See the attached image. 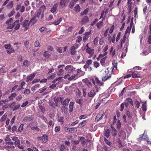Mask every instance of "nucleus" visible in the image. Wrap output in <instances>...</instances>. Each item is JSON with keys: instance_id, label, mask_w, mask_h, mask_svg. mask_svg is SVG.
<instances>
[{"instance_id": "25", "label": "nucleus", "mask_w": 151, "mask_h": 151, "mask_svg": "<svg viewBox=\"0 0 151 151\" xmlns=\"http://www.w3.org/2000/svg\"><path fill=\"white\" fill-rule=\"evenodd\" d=\"M73 105L74 104L73 102H70V103L69 106V111L70 112H72L73 111Z\"/></svg>"}, {"instance_id": "56", "label": "nucleus", "mask_w": 151, "mask_h": 151, "mask_svg": "<svg viewBox=\"0 0 151 151\" xmlns=\"http://www.w3.org/2000/svg\"><path fill=\"white\" fill-rule=\"evenodd\" d=\"M132 76V78L139 77V76H137V74L135 72H133Z\"/></svg>"}, {"instance_id": "36", "label": "nucleus", "mask_w": 151, "mask_h": 151, "mask_svg": "<svg viewBox=\"0 0 151 151\" xmlns=\"http://www.w3.org/2000/svg\"><path fill=\"white\" fill-rule=\"evenodd\" d=\"M106 58V57H105L101 59L100 60V63L102 65H104V63Z\"/></svg>"}, {"instance_id": "10", "label": "nucleus", "mask_w": 151, "mask_h": 151, "mask_svg": "<svg viewBox=\"0 0 151 151\" xmlns=\"http://www.w3.org/2000/svg\"><path fill=\"white\" fill-rule=\"evenodd\" d=\"M35 73L32 74L29 76H27V78L26 80V82H29L31 81L33 78L35 76Z\"/></svg>"}, {"instance_id": "8", "label": "nucleus", "mask_w": 151, "mask_h": 151, "mask_svg": "<svg viewBox=\"0 0 151 151\" xmlns=\"http://www.w3.org/2000/svg\"><path fill=\"white\" fill-rule=\"evenodd\" d=\"M96 92L93 90H91L88 93V96L89 97L93 98L96 94Z\"/></svg>"}, {"instance_id": "18", "label": "nucleus", "mask_w": 151, "mask_h": 151, "mask_svg": "<svg viewBox=\"0 0 151 151\" xmlns=\"http://www.w3.org/2000/svg\"><path fill=\"white\" fill-rule=\"evenodd\" d=\"M44 56L46 58L48 59L51 56V55L49 53L48 51H45L43 54Z\"/></svg>"}, {"instance_id": "54", "label": "nucleus", "mask_w": 151, "mask_h": 151, "mask_svg": "<svg viewBox=\"0 0 151 151\" xmlns=\"http://www.w3.org/2000/svg\"><path fill=\"white\" fill-rule=\"evenodd\" d=\"M83 92V96L85 97L86 96V89L85 88H83L82 89Z\"/></svg>"}, {"instance_id": "28", "label": "nucleus", "mask_w": 151, "mask_h": 151, "mask_svg": "<svg viewBox=\"0 0 151 151\" xmlns=\"http://www.w3.org/2000/svg\"><path fill=\"white\" fill-rule=\"evenodd\" d=\"M14 2L12 1H10L8 4L7 5V6L8 9H10L12 8Z\"/></svg>"}, {"instance_id": "35", "label": "nucleus", "mask_w": 151, "mask_h": 151, "mask_svg": "<svg viewBox=\"0 0 151 151\" xmlns=\"http://www.w3.org/2000/svg\"><path fill=\"white\" fill-rule=\"evenodd\" d=\"M145 136L146 138H143L144 139V140L145 141H146L147 142V143L150 144H151V140H149L148 139V138L147 137V135L146 134H144L143 136Z\"/></svg>"}, {"instance_id": "22", "label": "nucleus", "mask_w": 151, "mask_h": 151, "mask_svg": "<svg viewBox=\"0 0 151 151\" xmlns=\"http://www.w3.org/2000/svg\"><path fill=\"white\" fill-rule=\"evenodd\" d=\"M110 53L112 56H113L115 54V50L114 49L113 47H111Z\"/></svg>"}, {"instance_id": "26", "label": "nucleus", "mask_w": 151, "mask_h": 151, "mask_svg": "<svg viewBox=\"0 0 151 151\" xmlns=\"http://www.w3.org/2000/svg\"><path fill=\"white\" fill-rule=\"evenodd\" d=\"M111 76V74H109V75H107V76H105L103 77L102 78V80L103 81H105L110 78Z\"/></svg>"}, {"instance_id": "17", "label": "nucleus", "mask_w": 151, "mask_h": 151, "mask_svg": "<svg viewBox=\"0 0 151 151\" xmlns=\"http://www.w3.org/2000/svg\"><path fill=\"white\" fill-rule=\"evenodd\" d=\"M30 63L28 60H25L23 61V65L25 67H28L30 65Z\"/></svg>"}, {"instance_id": "21", "label": "nucleus", "mask_w": 151, "mask_h": 151, "mask_svg": "<svg viewBox=\"0 0 151 151\" xmlns=\"http://www.w3.org/2000/svg\"><path fill=\"white\" fill-rule=\"evenodd\" d=\"M48 139V137L46 135H44L42 137V140L43 142L46 143Z\"/></svg>"}, {"instance_id": "57", "label": "nucleus", "mask_w": 151, "mask_h": 151, "mask_svg": "<svg viewBox=\"0 0 151 151\" xmlns=\"http://www.w3.org/2000/svg\"><path fill=\"white\" fill-rule=\"evenodd\" d=\"M11 45L10 44H6L4 45L5 48L6 49H9L11 47Z\"/></svg>"}, {"instance_id": "32", "label": "nucleus", "mask_w": 151, "mask_h": 151, "mask_svg": "<svg viewBox=\"0 0 151 151\" xmlns=\"http://www.w3.org/2000/svg\"><path fill=\"white\" fill-rule=\"evenodd\" d=\"M109 129H107L105 131V132L104 135L107 138H108L109 136Z\"/></svg>"}, {"instance_id": "53", "label": "nucleus", "mask_w": 151, "mask_h": 151, "mask_svg": "<svg viewBox=\"0 0 151 151\" xmlns=\"http://www.w3.org/2000/svg\"><path fill=\"white\" fill-rule=\"evenodd\" d=\"M8 26L6 28L8 29H12L14 27V24L13 23L12 24H9L8 25Z\"/></svg>"}, {"instance_id": "14", "label": "nucleus", "mask_w": 151, "mask_h": 151, "mask_svg": "<svg viewBox=\"0 0 151 151\" xmlns=\"http://www.w3.org/2000/svg\"><path fill=\"white\" fill-rule=\"evenodd\" d=\"M89 21L88 18L87 17L84 16L82 19V25H83L87 23Z\"/></svg>"}, {"instance_id": "38", "label": "nucleus", "mask_w": 151, "mask_h": 151, "mask_svg": "<svg viewBox=\"0 0 151 151\" xmlns=\"http://www.w3.org/2000/svg\"><path fill=\"white\" fill-rule=\"evenodd\" d=\"M30 93V90L29 89H27L24 91L23 93L24 95H27L29 94Z\"/></svg>"}, {"instance_id": "6", "label": "nucleus", "mask_w": 151, "mask_h": 151, "mask_svg": "<svg viewBox=\"0 0 151 151\" xmlns=\"http://www.w3.org/2000/svg\"><path fill=\"white\" fill-rule=\"evenodd\" d=\"M129 103L130 104L132 105H133V103L132 99L131 98H128L125 101L124 104L126 107L127 108L128 106Z\"/></svg>"}, {"instance_id": "51", "label": "nucleus", "mask_w": 151, "mask_h": 151, "mask_svg": "<svg viewBox=\"0 0 151 151\" xmlns=\"http://www.w3.org/2000/svg\"><path fill=\"white\" fill-rule=\"evenodd\" d=\"M39 109L41 110L42 112V113H44L45 111V109L44 106L41 105H39Z\"/></svg>"}, {"instance_id": "60", "label": "nucleus", "mask_w": 151, "mask_h": 151, "mask_svg": "<svg viewBox=\"0 0 151 151\" xmlns=\"http://www.w3.org/2000/svg\"><path fill=\"white\" fill-rule=\"evenodd\" d=\"M81 72V68L80 69H78L77 70V73L76 74L78 75V77H80L81 76V75L80 74Z\"/></svg>"}, {"instance_id": "55", "label": "nucleus", "mask_w": 151, "mask_h": 151, "mask_svg": "<svg viewBox=\"0 0 151 151\" xmlns=\"http://www.w3.org/2000/svg\"><path fill=\"white\" fill-rule=\"evenodd\" d=\"M61 20L60 19H58L56 22H54L52 23L54 24L55 25H58L61 22Z\"/></svg>"}, {"instance_id": "63", "label": "nucleus", "mask_w": 151, "mask_h": 151, "mask_svg": "<svg viewBox=\"0 0 151 151\" xmlns=\"http://www.w3.org/2000/svg\"><path fill=\"white\" fill-rule=\"evenodd\" d=\"M104 140L105 142L108 145H110L111 144V142L109 141H108L106 138H104Z\"/></svg>"}, {"instance_id": "29", "label": "nucleus", "mask_w": 151, "mask_h": 151, "mask_svg": "<svg viewBox=\"0 0 151 151\" xmlns=\"http://www.w3.org/2000/svg\"><path fill=\"white\" fill-rule=\"evenodd\" d=\"M111 133L113 137H116L117 135V131L115 128L112 129Z\"/></svg>"}, {"instance_id": "45", "label": "nucleus", "mask_w": 151, "mask_h": 151, "mask_svg": "<svg viewBox=\"0 0 151 151\" xmlns=\"http://www.w3.org/2000/svg\"><path fill=\"white\" fill-rule=\"evenodd\" d=\"M64 74V70L63 69H60L59 70V72L57 73V74L58 76H60L62 74Z\"/></svg>"}, {"instance_id": "24", "label": "nucleus", "mask_w": 151, "mask_h": 151, "mask_svg": "<svg viewBox=\"0 0 151 151\" xmlns=\"http://www.w3.org/2000/svg\"><path fill=\"white\" fill-rule=\"evenodd\" d=\"M63 98L62 97H59L57 98H54L55 102L56 104H57L58 102L59 101H60L61 102V101L63 100Z\"/></svg>"}, {"instance_id": "44", "label": "nucleus", "mask_w": 151, "mask_h": 151, "mask_svg": "<svg viewBox=\"0 0 151 151\" xmlns=\"http://www.w3.org/2000/svg\"><path fill=\"white\" fill-rule=\"evenodd\" d=\"M20 106V104H18L17 105L14 106L13 109V111H14L17 110L19 108Z\"/></svg>"}, {"instance_id": "41", "label": "nucleus", "mask_w": 151, "mask_h": 151, "mask_svg": "<svg viewBox=\"0 0 151 151\" xmlns=\"http://www.w3.org/2000/svg\"><path fill=\"white\" fill-rule=\"evenodd\" d=\"M85 139L83 137H81L80 139V141H81V143L83 145H85L86 143Z\"/></svg>"}, {"instance_id": "42", "label": "nucleus", "mask_w": 151, "mask_h": 151, "mask_svg": "<svg viewBox=\"0 0 151 151\" xmlns=\"http://www.w3.org/2000/svg\"><path fill=\"white\" fill-rule=\"evenodd\" d=\"M146 101L142 105V109L144 111H146L147 110Z\"/></svg>"}, {"instance_id": "12", "label": "nucleus", "mask_w": 151, "mask_h": 151, "mask_svg": "<svg viewBox=\"0 0 151 151\" xmlns=\"http://www.w3.org/2000/svg\"><path fill=\"white\" fill-rule=\"evenodd\" d=\"M103 115V114L102 112H99L97 115L95 119V121H98L100 119L102 118Z\"/></svg>"}, {"instance_id": "2", "label": "nucleus", "mask_w": 151, "mask_h": 151, "mask_svg": "<svg viewBox=\"0 0 151 151\" xmlns=\"http://www.w3.org/2000/svg\"><path fill=\"white\" fill-rule=\"evenodd\" d=\"M34 120V118L32 116L29 115L25 117L23 120V122L24 123H26L28 122H32Z\"/></svg>"}, {"instance_id": "49", "label": "nucleus", "mask_w": 151, "mask_h": 151, "mask_svg": "<svg viewBox=\"0 0 151 151\" xmlns=\"http://www.w3.org/2000/svg\"><path fill=\"white\" fill-rule=\"evenodd\" d=\"M34 45L36 47H40V44L38 41H36L35 42Z\"/></svg>"}, {"instance_id": "61", "label": "nucleus", "mask_w": 151, "mask_h": 151, "mask_svg": "<svg viewBox=\"0 0 151 151\" xmlns=\"http://www.w3.org/2000/svg\"><path fill=\"white\" fill-rule=\"evenodd\" d=\"M123 132H123L122 129H119V131L118 136L119 137H121Z\"/></svg>"}, {"instance_id": "20", "label": "nucleus", "mask_w": 151, "mask_h": 151, "mask_svg": "<svg viewBox=\"0 0 151 151\" xmlns=\"http://www.w3.org/2000/svg\"><path fill=\"white\" fill-rule=\"evenodd\" d=\"M78 77V75L75 74L74 76H72L71 77L68 78V80L69 81H71L73 80H76Z\"/></svg>"}, {"instance_id": "52", "label": "nucleus", "mask_w": 151, "mask_h": 151, "mask_svg": "<svg viewBox=\"0 0 151 151\" xmlns=\"http://www.w3.org/2000/svg\"><path fill=\"white\" fill-rule=\"evenodd\" d=\"M6 116H7L5 114H4V115L2 116L1 117V118L0 121H1V122H3L4 120H5L6 118Z\"/></svg>"}, {"instance_id": "23", "label": "nucleus", "mask_w": 151, "mask_h": 151, "mask_svg": "<svg viewBox=\"0 0 151 151\" xmlns=\"http://www.w3.org/2000/svg\"><path fill=\"white\" fill-rule=\"evenodd\" d=\"M86 121H84L83 122L79 123L78 127V128H82L84 127L86 124Z\"/></svg>"}, {"instance_id": "5", "label": "nucleus", "mask_w": 151, "mask_h": 151, "mask_svg": "<svg viewBox=\"0 0 151 151\" xmlns=\"http://www.w3.org/2000/svg\"><path fill=\"white\" fill-rule=\"evenodd\" d=\"M86 52L87 53L89 54V56H88V58H90L93 56L94 52V50L93 49L90 48L86 49Z\"/></svg>"}, {"instance_id": "46", "label": "nucleus", "mask_w": 151, "mask_h": 151, "mask_svg": "<svg viewBox=\"0 0 151 151\" xmlns=\"http://www.w3.org/2000/svg\"><path fill=\"white\" fill-rule=\"evenodd\" d=\"M40 85L38 84H36V85H35L32 88V90L33 91H35L36 90V89L37 88L39 87V86Z\"/></svg>"}, {"instance_id": "15", "label": "nucleus", "mask_w": 151, "mask_h": 151, "mask_svg": "<svg viewBox=\"0 0 151 151\" xmlns=\"http://www.w3.org/2000/svg\"><path fill=\"white\" fill-rule=\"evenodd\" d=\"M77 48V47H75L74 46H72L70 48V53L71 55H74L76 51V49Z\"/></svg>"}, {"instance_id": "30", "label": "nucleus", "mask_w": 151, "mask_h": 151, "mask_svg": "<svg viewBox=\"0 0 151 151\" xmlns=\"http://www.w3.org/2000/svg\"><path fill=\"white\" fill-rule=\"evenodd\" d=\"M144 134H145V132L142 135H140L139 137L137 138V140L138 141L140 142L142 140H144V139L143 138H146L145 135L144 136H143Z\"/></svg>"}, {"instance_id": "4", "label": "nucleus", "mask_w": 151, "mask_h": 151, "mask_svg": "<svg viewBox=\"0 0 151 151\" xmlns=\"http://www.w3.org/2000/svg\"><path fill=\"white\" fill-rule=\"evenodd\" d=\"M14 143L13 142H7L6 143V148L10 149L12 150L14 148V147L13 146Z\"/></svg>"}, {"instance_id": "62", "label": "nucleus", "mask_w": 151, "mask_h": 151, "mask_svg": "<svg viewBox=\"0 0 151 151\" xmlns=\"http://www.w3.org/2000/svg\"><path fill=\"white\" fill-rule=\"evenodd\" d=\"M135 104H136V107L137 108H139L140 106V103L137 100H136L135 102Z\"/></svg>"}, {"instance_id": "59", "label": "nucleus", "mask_w": 151, "mask_h": 151, "mask_svg": "<svg viewBox=\"0 0 151 151\" xmlns=\"http://www.w3.org/2000/svg\"><path fill=\"white\" fill-rule=\"evenodd\" d=\"M15 13L14 11V10H12L9 14V17H10L12 16Z\"/></svg>"}, {"instance_id": "43", "label": "nucleus", "mask_w": 151, "mask_h": 151, "mask_svg": "<svg viewBox=\"0 0 151 151\" xmlns=\"http://www.w3.org/2000/svg\"><path fill=\"white\" fill-rule=\"evenodd\" d=\"M13 19L12 18H10L9 20H7L5 23L6 24L9 25L10 23H12L13 22Z\"/></svg>"}, {"instance_id": "31", "label": "nucleus", "mask_w": 151, "mask_h": 151, "mask_svg": "<svg viewBox=\"0 0 151 151\" xmlns=\"http://www.w3.org/2000/svg\"><path fill=\"white\" fill-rule=\"evenodd\" d=\"M76 69V68L73 67V66H71V68L70 70H68V73H73Z\"/></svg>"}, {"instance_id": "37", "label": "nucleus", "mask_w": 151, "mask_h": 151, "mask_svg": "<svg viewBox=\"0 0 151 151\" xmlns=\"http://www.w3.org/2000/svg\"><path fill=\"white\" fill-rule=\"evenodd\" d=\"M41 14V12L40 10H38L37 11V12L36 13V15L34 17H35V18L36 17H37V18H39Z\"/></svg>"}, {"instance_id": "47", "label": "nucleus", "mask_w": 151, "mask_h": 151, "mask_svg": "<svg viewBox=\"0 0 151 151\" xmlns=\"http://www.w3.org/2000/svg\"><path fill=\"white\" fill-rule=\"evenodd\" d=\"M88 9H85L83 12H81V15L82 16H83L84 15V14H86L88 12Z\"/></svg>"}, {"instance_id": "64", "label": "nucleus", "mask_w": 151, "mask_h": 151, "mask_svg": "<svg viewBox=\"0 0 151 151\" xmlns=\"http://www.w3.org/2000/svg\"><path fill=\"white\" fill-rule=\"evenodd\" d=\"M46 89V88L45 87L40 89L39 90V93H41L44 91Z\"/></svg>"}, {"instance_id": "33", "label": "nucleus", "mask_w": 151, "mask_h": 151, "mask_svg": "<svg viewBox=\"0 0 151 151\" xmlns=\"http://www.w3.org/2000/svg\"><path fill=\"white\" fill-rule=\"evenodd\" d=\"M133 25V22H131L130 23V27L129 28V27H128L127 28L125 32L126 33H127L129 32L130 31V30L131 29V27Z\"/></svg>"}, {"instance_id": "19", "label": "nucleus", "mask_w": 151, "mask_h": 151, "mask_svg": "<svg viewBox=\"0 0 151 151\" xmlns=\"http://www.w3.org/2000/svg\"><path fill=\"white\" fill-rule=\"evenodd\" d=\"M58 4H55L53 7L51 9L50 11L52 13H54L56 10V9L58 6Z\"/></svg>"}, {"instance_id": "3", "label": "nucleus", "mask_w": 151, "mask_h": 151, "mask_svg": "<svg viewBox=\"0 0 151 151\" xmlns=\"http://www.w3.org/2000/svg\"><path fill=\"white\" fill-rule=\"evenodd\" d=\"M30 24L29 22V20H25L22 22V24L23 27H24V31H26L29 28V26Z\"/></svg>"}, {"instance_id": "27", "label": "nucleus", "mask_w": 151, "mask_h": 151, "mask_svg": "<svg viewBox=\"0 0 151 151\" xmlns=\"http://www.w3.org/2000/svg\"><path fill=\"white\" fill-rule=\"evenodd\" d=\"M121 123L120 121V120H118L116 124L117 129L118 130H119L121 127Z\"/></svg>"}, {"instance_id": "16", "label": "nucleus", "mask_w": 151, "mask_h": 151, "mask_svg": "<svg viewBox=\"0 0 151 151\" xmlns=\"http://www.w3.org/2000/svg\"><path fill=\"white\" fill-rule=\"evenodd\" d=\"M127 39V37L125 35H124L123 38H122L120 40V47L122 48V47L123 43H124Z\"/></svg>"}, {"instance_id": "1", "label": "nucleus", "mask_w": 151, "mask_h": 151, "mask_svg": "<svg viewBox=\"0 0 151 151\" xmlns=\"http://www.w3.org/2000/svg\"><path fill=\"white\" fill-rule=\"evenodd\" d=\"M70 101V99H66L64 101L62 100L61 101V103L64 108V109H65L66 111L68 109L67 108L65 107V106L68 105Z\"/></svg>"}, {"instance_id": "34", "label": "nucleus", "mask_w": 151, "mask_h": 151, "mask_svg": "<svg viewBox=\"0 0 151 151\" xmlns=\"http://www.w3.org/2000/svg\"><path fill=\"white\" fill-rule=\"evenodd\" d=\"M17 96V94L15 93H13L12 94H11L10 96L9 97V100H11L13 99L15 97Z\"/></svg>"}, {"instance_id": "50", "label": "nucleus", "mask_w": 151, "mask_h": 151, "mask_svg": "<svg viewBox=\"0 0 151 151\" xmlns=\"http://www.w3.org/2000/svg\"><path fill=\"white\" fill-rule=\"evenodd\" d=\"M14 51V49L11 47L9 49L7 50L6 52L7 53L10 54L11 53L13 52Z\"/></svg>"}, {"instance_id": "13", "label": "nucleus", "mask_w": 151, "mask_h": 151, "mask_svg": "<svg viewBox=\"0 0 151 151\" xmlns=\"http://www.w3.org/2000/svg\"><path fill=\"white\" fill-rule=\"evenodd\" d=\"M37 21V20L36 19L35 17H34L31 19L29 22L30 25H32L35 24Z\"/></svg>"}, {"instance_id": "40", "label": "nucleus", "mask_w": 151, "mask_h": 151, "mask_svg": "<svg viewBox=\"0 0 151 151\" xmlns=\"http://www.w3.org/2000/svg\"><path fill=\"white\" fill-rule=\"evenodd\" d=\"M85 83L89 88H90L91 86V83L89 82L88 80H87L85 81Z\"/></svg>"}, {"instance_id": "11", "label": "nucleus", "mask_w": 151, "mask_h": 151, "mask_svg": "<svg viewBox=\"0 0 151 151\" xmlns=\"http://www.w3.org/2000/svg\"><path fill=\"white\" fill-rule=\"evenodd\" d=\"M68 0H61L60 5L62 7H64L67 4Z\"/></svg>"}, {"instance_id": "7", "label": "nucleus", "mask_w": 151, "mask_h": 151, "mask_svg": "<svg viewBox=\"0 0 151 151\" xmlns=\"http://www.w3.org/2000/svg\"><path fill=\"white\" fill-rule=\"evenodd\" d=\"M19 20H17L13 23L14 27H15L14 29L16 30H18L20 26V23H19Z\"/></svg>"}, {"instance_id": "9", "label": "nucleus", "mask_w": 151, "mask_h": 151, "mask_svg": "<svg viewBox=\"0 0 151 151\" xmlns=\"http://www.w3.org/2000/svg\"><path fill=\"white\" fill-rule=\"evenodd\" d=\"M105 16L103 18L102 20V21H101L99 22L97 24V27L98 29H100L101 28L103 24V21L105 19Z\"/></svg>"}, {"instance_id": "39", "label": "nucleus", "mask_w": 151, "mask_h": 151, "mask_svg": "<svg viewBox=\"0 0 151 151\" xmlns=\"http://www.w3.org/2000/svg\"><path fill=\"white\" fill-rule=\"evenodd\" d=\"M81 9V8L79 5H77L74 8V10L76 12H79Z\"/></svg>"}, {"instance_id": "58", "label": "nucleus", "mask_w": 151, "mask_h": 151, "mask_svg": "<svg viewBox=\"0 0 151 151\" xmlns=\"http://www.w3.org/2000/svg\"><path fill=\"white\" fill-rule=\"evenodd\" d=\"M94 67L96 68H97L99 67V63L96 61L94 62Z\"/></svg>"}, {"instance_id": "48", "label": "nucleus", "mask_w": 151, "mask_h": 151, "mask_svg": "<svg viewBox=\"0 0 151 151\" xmlns=\"http://www.w3.org/2000/svg\"><path fill=\"white\" fill-rule=\"evenodd\" d=\"M60 126H57L55 128V131L56 132H58L60 131Z\"/></svg>"}]
</instances>
